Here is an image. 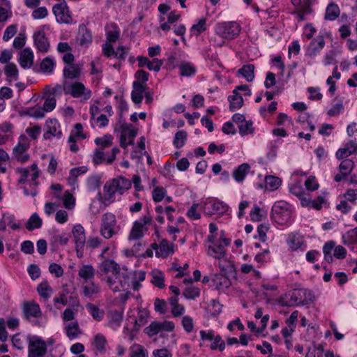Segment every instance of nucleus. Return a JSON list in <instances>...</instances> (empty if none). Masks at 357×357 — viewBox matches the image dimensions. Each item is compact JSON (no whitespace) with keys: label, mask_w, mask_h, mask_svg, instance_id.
<instances>
[{"label":"nucleus","mask_w":357,"mask_h":357,"mask_svg":"<svg viewBox=\"0 0 357 357\" xmlns=\"http://www.w3.org/2000/svg\"><path fill=\"white\" fill-rule=\"evenodd\" d=\"M131 188V181L123 177L119 176L107 181L103 188V199L105 202L111 203L114 199V195L116 192L123 195L124 192Z\"/></svg>","instance_id":"obj_1"},{"label":"nucleus","mask_w":357,"mask_h":357,"mask_svg":"<svg viewBox=\"0 0 357 357\" xmlns=\"http://www.w3.org/2000/svg\"><path fill=\"white\" fill-rule=\"evenodd\" d=\"M292 214L291 205L285 201H277L272 206L271 218L278 225H289L292 221Z\"/></svg>","instance_id":"obj_2"},{"label":"nucleus","mask_w":357,"mask_h":357,"mask_svg":"<svg viewBox=\"0 0 357 357\" xmlns=\"http://www.w3.org/2000/svg\"><path fill=\"white\" fill-rule=\"evenodd\" d=\"M287 301L283 305L286 306L305 305L312 303L314 300V295L312 291L307 289H296L290 291L286 295Z\"/></svg>","instance_id":"obj_3"},{"label":"nucleus","mask_w":357,"mask_h":357,"mask_svg":"<svg viewBox=\"0 0 357 357\" xmlns=\"http://www.w3.org/2000/svg\"><path fill=\"white\" fill-rule=\"evenodd\" d=\"M152 217L149 213L133 222L128 236L129 241H137L143 238L144 232L148 231L146 225L151 224Z\"/></svg>","instance_id":"obj_4"},{"label":"nucleus","mask_w":357,"mask_h":357,"mask_svg":"<svg viewBox=\"0 0 357 357\" xmlns=\"http://www.w3.org/2000/svg\"><path fill=\"white\" fill-rule=\"evenodd\" d=\"M100 230V234L107 239L118 234L119 227L116 225V219L113 213H106L102 216Z\"/></svg>","instance_id":"obj_5"},{"label":"nucleus","mask_w":357,"mask_h":357,"mask_svg":"<svg viewBox=\"0 0 357 357\" xmlns=\"http://www.w3.org/2000/svg\"><path fill=\"white\" fill-rule=\"evenodd\" d=\"M215 32L222 38L231 40L239 35L241 26L236 22H224L216 24Z\"/></svg>","instance_id":"obj_6"},{"label":"nucleus","mask_w":357,"mask_h":357,"mask_svg":"<svg viewBox=\"0 0 357 357\" xmlns=\"http://www.w3.org/2000/svg\"><path fill=\"white\" fill-rule=\"evenodd\" d=\"M47 342L38 336H31L28 341V357H46Z\"/></svg>","instance_id":"obj_7"},{"label":"nucleus","mask_w":357,"mask_h":357,"mask_svg":"<svg viewBox=\"0 0 357 357\" xmlns=\"http://www.w3.org/2000/svg\"><path fill=\"white\" fill-rule=\"evenodd\" d=\"M30 147V141L27 136L22 135L20 136L17 146L13 148V157L20 162H25L29 159L27 153Z\"/></svg>","instance_id":"obj_8"},{"label":"nucleus","mask_w":357,"mask_h":357,"mask_svg":"<svg viewBox=\"0 0 357 357\" xmlns=\"http://www.w3.org/2000/svg\"><path fill=\"white\" fill-rule=\"evenodd\" d=\"M220 241L217 243L208 245V255L217 259H223L225 257V248L230 243V240L225 236L224 231H220Z\"/></svg>","instance_id":"obj_9"},{"label":"nucleus","mask_w":357,"mask_h":357,"mask_svg":"<svg viewBox=\"0 0 357 357\" xmlns=\"http://www.w3.org/2000/svg\"><path fill=\"white\" fill-rule=\"evenodd\" d=\"M15 172L19 175L18 183L24 184L27 181L28 176H31V180L34 185H38V178L40 174V172L38 168V165L36 162L33 163L30 166V169L24 167H17L15 169Z\"/></svg>","instance_id":"obj_10"},{"label":"nucleus","mask_w":357,"mask_h":357,"mask_svg":"<svg viewBox=\"0 0 357 357\" xmlns=\"http://www.w3.org/2000/svg\"><path fill=\"white\" fill-rule=\"evenodd\" d=\"M52 12L58 22L66 24L71 22L72 17L66 1L55 4L52 8Z\"/></svg>","instance_id":"obj_11"},{"label":"nucleus","mask_w":357,"mask_h":357,"mask_svg":"<svg viewBox=\"0 0 357 357\" xmlns=\"http://www.w3.org/2000/svg\"><path fill=\"white\" fill-rule=\"evenodd\" d=\"M228 206L218 199L206 200L204 205V212L206 215L225 213L228 210Z\"/></svg>","instance_id":"obj_12"},{"label":"nucleus","mask_w":357,"mask_h":357,"mask_svg":"<svg viewBox=\"0 0 357 357\" xmlns=\"http://www.w3.org/2000/svg\"><path fill=\"white\" fill-rule=\"evenodd\" d=\"M62 136L61 125L55 119H50L45 122V131L43 133V138L46 140L52 137L60 139Z\"/></svg>","instance_id":"obj_13"},{"label":"nucleus","mask_w":357,"mask_h":357,"mask_svg":"<svg viewBox=\"0 0 357 357\" xmlns=\"http://www.w3.org/2000/svg\"><path fill=\"white\" fill-rule=\"evenodd\" d=\"M66 93H70L73 98H82L84 100H89L91 96V90L86 89L81 82L71 84Z\"/></svg>","instance_id":"obj_14"},{"label":"nucleus","mask_w":357,"mask_h":357,"mask_svg":"<svg viewBox=\"0 0 357 357\" xmlns=\"http://www.w3.org/2000/svg\"><path fill=\"white\" fill-rule=\"evenodd\" d=\"M325 46V40L324 36L319 35L314 38L306 49V55L309 57L314 58L317 56Z\"/></svg>","instance_id":"obj_15"},{"label":"nucleus","mask_w":357,"mask_h":357,"mask_svg":"<svg viewBox=\"0 0 357 357\" xmlns=\"http://www.w3.org/2000/svg\"><path fill=\"white\" fill-rule=\"evenodd\" d=\"M34 45L37 50L42 53H46L50 49V42L43 30H39L33 33Z\"/></svg>","instance_id":"obj_16"},{"label":"nucleus","mask_w":357,"mask_h":357,"mask_svg":"<svg viewBox=\"0 0 357 357\" xmlns=\"http://www.w3.org/2000/svg\"><path fill=\"white\" fill-rule=\"evenodd\" d=\"M72 233L75 243V248L78 252L80 250H83L86 243L85 231L84 227L79 224L74 226Z\"/></svg>","instance_id":"obj_17"},{"label":"nucleus","mask_w":357,"mask_h":357,"mask_svg":"<svg viewBox=\"0 0 357 357\" xmlns=\"http://www.w3.org/2000/svg\"><path fill=\"white\" fill-rule=\"evenodd\" d=\"M132 273L128 268H123L122 269L120 268L119 273L115 275L116 278L118 279L121 290L124 291L130 287L132 285Z\"/></svg>","instance_id":"obj_18"},{"label":"nucleus","mask_w":357,"mask_h":357,"mask_svg":"<svg viewBox=\"0 0 357 357\" xmlns=\"http://www.w3.org/2000/svg\"><path fill=\"white\" fill-rule=\"evenodd\" d=\"M132 91L131 92V98L134 103L140 104L142 102L144 93L148 89L146 84L139 81H135L132 83Z\"/></svg>","instance_id":"obj_19"},{"label":"nucleus","mask_w":357,"mask_h":357,"mask_svg":"<svg viewBox=\"0 0 357 357\" xmlns=\"http://www.w3.org/2000/svg\"><path fill=\"white\" fill-rule=\"evenodd\" d=\"M137 61L139 67L143 68L146 66L149 70L155 72H158L163 64L162 61L158 59H153L151 61L147 57L142 56L137 57Z\"/></svg>","instance_id":"obj_20"},{"label":"nucleus","mask_w":357,"mask_h":357,"mask_svg":"<svg viewBox=\"0 0 357 357\" xmlns=\"http://www.w3.org/2000/svg\"><path fill=\"white\" fill-rule=\"evenodd\" d=\"M23 313L26 319H29L31 317L38 318L42 315L39 305L34 302L24 303L23 305Z\"/></svg>","instance_id":"obj_21"},{"label":"nucleus","mask_w":357,"mask_h":357,"mask_svg":"<svg viewBox=\"0 0 357 357\" xmlns=\"http://www.w3.org/2000/svg\"><path fill=\"white\" fill-rule=\"evenodd\" d=\"M77 41L81 46H87L92 42L91 32L83 24L79 26Z\"/></svg>","instance_id":"obj_22"},{"label":"nucleus","mask_w":357,"mask_h":357,"mask_svg":"<svg viewBox=\"0 0 357 357\" xmlns=\"http://www.w3.org/2000/svg\"><path fill=\"white\" fill-rule=\"evenodd\" d=\"M354 153H357V144L356 142L351 140L343 148L339 149L335 155L338 159H344Z\"/></svg>","instance_id":"obj_23"},{"label":"nucleus","mask_w":357,"mask_h":357,"mask_svg":"<svg viewBox=\"0 0 357 357\" xmlns=\"http://www.w3.org/2000/svg\"><path fill=\"white\" fill-rule=\"evenodd\" d=\"M108 326L114 330L118 328L123 321V310H109L107 312Z\"/></svg>","instance_id":"obj_24"},{"label":"nucleus","mask_w":357,"mask_h":357,"mask_svg":"<svg viewBox=\"0 0 357 357\" xmlns=\"http://www.w3.org/2000/svg\"><path fill=\"white\" fill-rule=\"evenodd\" d=\"M100 271L102 273L107 275L109 273H112L115 276L116 273L120 271V266L112 259H105L100 264Z\"/></svg>","instance_id":"obj_25"},{"label":"nucleus","mask_w":357,"mask_h":357,"mask_svg":"<svg viewBox=\"0 0 357 357\" xmlns=\"http://www.w3.org/2000/svg\"><path fill=\"white\" fill-rule=\"evenodd\" d=\"M33 52L29 49H24L20 56L19 63L22 68H29L33 65Z\"/></svg>","instance_id":"obj_26"},{"label":"nucleus","mask_w":357,"mask_h":357,"mask_svg":"<svg viewBox=\"0 0 357 357\" xmlns=\"http://www.w3.org/2000/svg\"><path fill=\"white\" fill-rule=\"evenodd\" d=\"M95 273V268L91 265L87 264L80 267L78 275L84 280L83 283H87L89 281H91V280L93 279Z\"/></svg>","instance_id":"obj_27"},{"label":"nucleus","mask_w":357,"mask_h":357,"mask_svg":"<svg viewBox=\"0 0 357 357\" xmlns=\"http://www.w3.org/2000/svg\"><path fill=\"white\" fill-rule=\"evenodd\" d=\"M250 166L248 163H243L233 172V177L238 183H241L249 173Z\"/></svg>","instance_id":"obj_28"},{"label":"nucleus","mask_w":357,"mask_h":357,"mask_svg":"<svg viewBox=\"0 0 357 357\" xmlns=\"http://www.w3.org/2000/svg\"><path fill=\"white\" fill-rule=\"evenodd\" d=\"M83 294L85 297L90 298L95 294H98L100 291V287L94 282L89 281L87 283L82 284Z\"/></svg>","instance_id":"obj_29"},{"label":"nucleus","mask_w":357,"mask_h":357,"mask_svg":"<svg viewBox=\"0 0 357 357\" xmlns=\"http://www.w3.org/2000/svg\"><path fill=\"white\" fill-rule=\"evenodd\" d=\"M213 282L216 289H224L230 287L231 281L226 274H215L213 278Z\"/></svg>","instance_id":"obj_30"},{"label":"nucleus","mask_w":357,"mask_h":357,"mask_svg":"<svg viewBox=\"0 0 357 357\" xmlns=\"http://www.w3.org/2000/svg\"><path fill=\"white\" fill-rule=\"evenodd\" d=\"M87 170H88V169L85 166H82V167L71 169L70 171V173H69V176L67 178L68 183L70 186H75L77 183V178L79 176L86 173L87 172Z\"/></svg>","instance_id":"obj_31"},{"label":"nucleus","mask_w":357,"mask_h":357,"mask_svg":"<svg viewBox=\"0 0 357 357\" xmlns=\"http://www.w3.org/2000/svg\"><path fill=\"white\" fill-rule=\"evenodd\" d=\"M340 14L339 6L331 2L326 7L324 18L326 20L333 21L336 20Z\"/></svg>","instance_id":"obj_32"},{"label":"nucleus","mask_w":357,"mask_h":357,"mask_svg":"<svg viewBox=\"0 0 357 357\" xmlns=\"http://www.w3.org/2000/svg\"><path fill=\"white\" fill-rule=\"evenodd\" d=\"M107 344L106 337L101 333L96 334L92 342V345L100 354L105 352Z\"/></svg>","instance_id":"obj_33"},{"label":"nucleus","mask_w":357,"mask_h":357,"mask_svg":"<svg viewBox=\"0 0 357 357\" xmlns=\"http://www.w3.org/2000/svg\"><path fill=\"white\" fill-rule=\"evenodd\" d=\"M228 100L230 103L229 109L232 112L240 109L243 104V99L242 96H240L238 92H236V89L233 91L232 96H229L228 97Z\"/></svg>","instance_id":"obj_34"},{"label":"nucleus","mask_w":357,"mask_h":357,"mask_svg":"<svg viewBox=\"0 0 357 357\" xmlns=\"http://www.w3.org/2000/svg\"><path fill=\"white\" fill-rule=\"evenodd\" d=\"M81 69L77 64H70L66 66L63 69V75L67 79H77L79 77Z\"/></svg>","instance_id":"obj_35"},{"label":"nucleus","mask_w":357,"mask_h":357,"mask_svg":"<svg viewBox=\"0 0 357 357\" xmlns=\"http://www.w3.org/2000/svg\"><path fill=\"white\" fill-rule=\"evenodd\" d=\"M342 238L343 243L348 247L357 244V227L347 231Z\"/></svg>","instance_id":"obj_36"},{"label":"nucleus","mask_w":357,"mask_h":357,"mask_svg":"<svg viewBox=\"0 0 357 357\" xmlns=\"http://www.w3.org/2000/svg\"><path fill=\"white\" fill-rule=\"evenodd\" d=\"M287 243L291 250L295 251L301 248L303 241L299 235L291 233L289 234Z\"/></svg>","instance_id":"obj_37"},{"label":"nucleus","mask_w":357,"mask_h":357,"mask_svg":"<svg viewBox=\"0 0 357 357\" xmlns=\"http://www.w3.org/2000/svg\"><path fill=\"white\" fill-rule=\"evenodd\" d=\"M282 184V180L275 176H266L265 177V188L270 191H275Z\"/></svg>","instance_id":"obj_38"},{"label":"nucleus","mask_w":357,"mask_h":357,"mask_svg":"<svg viewBox=\"0 0 357 357\" xmlns=\"http://www.w3.org/2000/svg\"><path fill=\"white\" fill-rule=\"evenodd\" d=\"M255 66L252 64L244 65L238 71L248 82H252L255 78Z\"/></svg>","instance_id":"obj_39"},{"label":"nucleus","mask_w":357,"mask_h":357,"mask_svg":"<svg viewBox=\"0 0 357 357\" xmlns=\"http://www.w3.org/2000/svg\"><path fill=\"white\" fill-rule=\"evenodd\" d=\"M66 333L70 340L75 339L81 333L77 321L68 324L66 326Z\"/></svg>","instance_id":"obj_40"},{"label":"nucleus","mask_w":357,"mask_h":357,"mask_svg":"<svg viewBox=\"0 0 357 357\" xmlns=\"http://www.w3.org/2000/svg\"><path fill=\"white\" fill-rule=\"evenodd\" d=\"M95 144L98 146V149L104 150L106 148L111 146L113 144V137L111 135H105L102 137H97L95 139Z\"/></svg>","instance_id":"obj_41"},{"label":"nucleus","mask_w":357,"mask_h":357,"mask_svg":"<svg viewBox=\"0 0 357 357\" xmlns=\"http://www.w3.org/2000/svg\"><path fill=\"white\" fill-rule=\"evenodd\" d=\"M55 64L54 59L52 57L47 56L40 63L41 71L44 73L50 74L53 72Z\"/></svg>","instance_id":"obj_42"},{"label":"nucleus","mask_w":357,"mask_h":357,"mask_svg":"<svg viewBox=\"0 0 357 357\" xmlns=\"http://www.w3.org/2000/svg\"><path fill=\"white\" fill-rule=\"evenodd\" d=\"M146 272L143 271H135L132 273V287L135 291H137L140 287V282L145 280Z\"/></svg>","instance_id":"obj_43"},{"label":"nucleus","mask_w":357,"mask_h":357,"mask_svg":"<svg viewBox=\"0 0 357 357\" xmlns=\"http://www.w3.org/2000/svg\"><path fill=\"white\" fill-rule=\"evenodd\" d=\"M130 357H148V351L142 345L134 344L130 347Z\"/></svg>","instance_id":"obj_44"},{"label":"nucleus","mask_w":357,"mask_h":357,"mask_svg":"<svg viewBox=\"0 0 357 357\" xmlns=\"http://www.w3.org/2000/svg\"><path fill=\"white\" fill-rule=\"evenodd\" d=\"M86 307L95 320L100 321L103 319L105 315L103 310L98 308L93 303H88Z\"/></svg>","instance_id":"obj_45"},{"label":"nucleus","mask_w":357,"mask_h":357,"mask_svg":"<svg viewBox=\"0 0 357 357\" xmlns=\"http://www.w3.org/2000/svg\"><path fill=\"white\" fill-rule=\"evenodd\" d=\"M107 158L105 153L100 149H96L93 153L92 162L94 165L97 166L101 164L107 165Z\"/></svg>","instance_id":"obj_46"},{"label":"nucleus","mask_w":357,"mask_h":357,"mask_svg":"<svg viewBox=\"0 0 357 357\" xmlns=\"http://www.w3.org/2000/svg\"><path fill=\"white\" fill-rule=\"evenodd\" d=\"M180 75L181 76L190 77L196 73L195 66L188 62H183L179 66Z\"/></svg>","instance_id":"obj_47"},{"label":"nucleus","mask_w":357,"mask_h":357,"mask_svg":"<svg viewBox=\"0 0 357 357\" xmlns=\"http://www.w3.org/2000/svg\"><path fill=\"white\" fill-rule=\"evenodd\" d=\"M42 220L37 213H33L29 218L26 224V227L28 230L32 231L34 229H38L42 226Z\"/></svg>","instance_id":"obj_48"},{"label":"nucleus","mask_w":357,"mask_h":357,"mask_svg":"<svg viewBox=\"0 0 357 357\" xmlns=\"http://www.w3.org/2000/svg\"><path fill=\"white\" fill-rule=\"evenodd\" d=\"M151 282L160 289L165 287L163 273L159 270H153L151 272Z\"/></svg>","instance_id":"obj_49"},{"label":"nucleus","mask_w":357,"mask_h":357,"mask_svg":"<svg viewBox=\"0 0 357 357\" xmlns=\"http://www.w3.org/2000/svg\"><path fill=\"white\" fill-rule=\"evenodd\" d=\"M206 30V18H201L197 24L192 26L190 31L192 35L198 36L199 34Z\"/></svg>","instance_id":"obj_50"},{"label":"nucleus","mask_w":357,"mask_h":357,"mask_svg":"<svg viewBox=\"0 0 357 357\" xmlns=\"http://www.w3.org/2000/svg\"><path fill=\"white\" fill-rule=\"evenodd\" d=\"M160 250L161 252V255L163 257H167V256L173 254V244L170 243L167 240L162 239L159 245Z\"/></svg>","instance_id":"obj_51"},{"label":"nucleus","mask_w":357,"mask_h":357,"mask_svg":"<svg viewBox=\"0 0 357 357\" xmlns=\"http://www.w3.org/2000/svg\"><path fill=\"white\" fill-rule=\"evenodd\" d=\"M183 295L187 299L194 300L199 296L200 289L197 287L190 285L183 290Z\"/></svg>","instance_id":"obj_52"},{"label":"nucleus","mask_w":357,"mask_h":357,"mask_svg":"<svg viewBox=\"0 0 357 357\" xmlns=\"http://www.w3.org/2000/svg\"><path fill=\"white\" fill-rule=\"evenodd\" d=\"M188 134L185 130H179L175 134V137L173 142L174 146L176 149H180L184 146L187 139Z\"/></svg>","instance_id":"obj_53"},{"label":"nucleus","mask_w":357,"mask_h":357,"mask_svg":"<svg viewBox=\"0 0 357 357\" xmlns=\"http://www.w3.org/2000/svg\"><path fill=\"white\" fill-rule=\"evenodd\" d=\"M4 72L8 79L16 80L18 77V70L15 63H10L4 68Z\"/></svg>","instance_id":"obj_54"},{"label":"nucleus","mask_w":357,"mask_h":357,"mask_svg":"<svg viewBox=\"0 0 357 357\" xmlns=\"http://www.w3.org/2000/svg\"><path fill=\"white\" fill-rule=\"evenodd\" d=\"M43 98H45V102L43 103L44 110L46 112H52L56 107V98L45 93Z\"/></svg>","instance_id":"obj_55"},{"label":"nucleus","mask_w":357,"mask_h":357,"mask_svg":"<svg viewBox=\"0 0 357 357\" xmlns=\"http://www.w3.org/2000/svg\"><path fill=\"white\" fill-rule=\"evenodd\" d=\"M121 133L127 137L128 139H134L137 135V130L132 127L131 124L126 123L121 126Z\"/></svg>","instance_id":"obj_56"},{"label":"nucleus","mask_w":357,"mask_h":357,"mask_svg":"<svg viewBox=\"0 0 357 357\" xmlns=\"http://www.w3.org/2000/svg\"><path fill=\"white\" fill-rule=\"evenodd\" d=\"M354 167V162L352 160L346 159L341 162L339 165V170L344 174L349 175Z\"/></svg>","instance_id":"obj_57"},{"label":"nucleus","mask_w":357,"mask_h":357,"mask_svg":"<svg viewBox=\"0 0 357 357\" xmlns=\"http://www.w3.org/2000/svg\"><path fill=\"white\" fill-rule=\"evenodd\" d=\"M2 222L9 225L13 230L21 227V224L15 222V216L12 214H4L2 218Z\"/></svg>","instance_id":"obj_58"},{"label":"nucleus","mask_w":357,"mask_h":357,"mask_svg":"<svg viewBox=\"0 0 357 357\" xmlns=\"http://www.w3.org/2000/svg\"><path fill=\"white\" fill-rule=\"evenodd\" d=\"M63 88L60 84H56L54 86H47L45 89V94H47L50 96H61L62 95Z\"/></svg>","instance_id":"obj_59"},{"label":"nucleus","mask_w":357,"mask_h":357,"mask_svg":"<svg viewBox=\"0 0 357 357\" xmlns=\"http://www.w3.org/2000/svg\"><path fill=\"white\" fill-rule=\"evenodd\" d=\"M162 331V323L153 321L144 329V332L149 336H153Z\"/></svg>","instance_id":"obj_60"},{"label":"nucleus","mask_w":357,"mask_h":357,"mask_svg":"<svg viewBox=\"0 0 357 357\" xmlns=\"http://www.w3.org/2000/svg\"><path fill=\"white\" fill-rule=\"evenodd\" d=\"M239 132L242 136L251 134L254 131L252 122L251 121H245L238 125Z\"/></svg>","instance_id":"obj_61"},{"label":"nucleus","mask_w":357,"mask_h":357,"mask_svg":"<svg viewBox=\"0 0 357 357\" xmlns=\"http://www.w3.org/2000/svg\"><path fill=\"white\" fill-rule=\"evenodd\" d=\"M37 291L40 296L47 299L50 297V293L52 291V289L47 282H44L38 286Z\"/></svg>","instance_id":"obj_62"},{"label":"nucleus","mask_w":357,"mask_h":357,"mask_svg":"<svg viewBox=\"0 0 357 357\" xmlns=\"http://www.w3.org/2000/svg\"><path fill=\"white\" fill-rule=\"evenodd\" d=\"M87 187L91 190L94 191L99 188L100 186V177L98 175H92L87 179Z\"/></svg>","instance_id":"obj_63"},{"label":"nucleus","mask_w":357,"mask_h":357,"mask_svg":"<svg viewBox=\"0 0 357 357\" xmlns=\"http://www.w3.org/2000/svg\"><path fill=\"white\" fill-rule=\"evenodd\" d=\"M149 313L145 309L139 310L137 314V317L135 319V325L141 327L144 326L149 318Z\"/></svg>","instance_id":"obj_64"}]
</instances>
